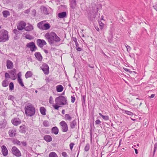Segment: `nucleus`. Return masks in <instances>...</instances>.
Returning <instances> with one entry per match:
<instances>
[{
    "instance_id": "obj_13",
    "label": "nucleus",
    "mask_w": 157,
    "mask_h": 157,
    "mask_svg": "<svg viewBox=\"0 0 157 157\" xmlns=\"http://www.w3.org/2000/svg\"><path fill=\"white\" fill-rule=\"evenodd\" d=\"M1 151L3 155L4 156H6L8 154V150L5 145H3L1 147Z\"/></svg>"
},
{
    "instance_id": "obj_22",
    "label": "nucleus",
    "mask_w": 157,
    "mask_h": 157,
    "mask_svg": "<svg viewBox=\"0 0 157 157\" xmlns=\"http://www.w3.org/2000/svg\"><path fill=\"white\" fill-rule=\"evenodd\" d=\"M59 130L58 128L56 127H53L52 129V132L55 135H57L58 133Z\"/></svg>"
},
{
    "instance_id": "obj_21",
    "label": "nucleus",
    "mask_w": 157,
    "mask_h": 157,
    "mask_svg": "<svg viewBox=\"0 0 157 157\" xmlns=\"http://www.w3.org/2000/svg\"><path fill=\"white\" fill-rule=\"evenodd\" d=\"M56 91L58 92H61L63 90V86L61 85H59L56 86Z\"/></svg>"
},
{
    "instance_id": "obj_24",
    "label": "nucleus",
    "mask_w": 157,
    "mask_h": 157,
    "mask_svg": "<svg viewBox=\"0 0 157 157\" xmlns=\"http://www.w3.org/2000/svg\"><path fill=\"white\" fill-rule=\"evenodd\" d=\"M16 70L15 69H13L10 72V74L13 75V76L11 77V79L13 80H15L16 79V78L14 76V74L16 73Z\"/></svg>"
},
{
    "instance_id": "obj_25",
    "label": "nucleus",
    "mask_w": 157,
    "mask_h": 157,
    "mask_svg": "<svg viewBox=\"0 0 157 157\" xmlns=\"http://www.w3.org/2000/svg\"><path fill=\"white\" fill-rule=\"evenodd\" d=\"M40 111L41 113L43 115H46V109L44 107H41L40 109Z\"/></svg>"
},
{
    "instance_id": "obj_48",
    "label": "nucleus",
    "mask_w": 157,
    "mask_h": 157,
    "mask_svg": "<svg viewBox=\"0 0 157 157\" xmlns=\"http://www.w3.org/2000/svg\"><path fill=\"white\" fill-rule=\"evenodd\" d=\"M101 121L99 120H97L95 121V124H100V123H101Z\"/></svg>"
},
{
    "instance_id": "obj_28",
    "label": "nucleus",
    "mask_w": 157,
    "mask_h": 157,
    "mask_svg": "<svg viewBox=\"0 0 157 157\" xmlns=\"http://www.w3.org/2000/svg\"><path fill=\"white\" fill-rule=\"evenodd\" d=\"M48 157H58V156L56 152L52 151L49 154Z\"/></svg>"
},
{
    "instance_id": "obj_6",
    "label": "nucleus",
    "mask_w": 157,
    "mask_h": 157,
    "mask_svg": "<svg viewBox=\"0 0 157 157\" xmlns=\"http://www.w3.org/2000/svg\"><path fill=\"white\" fill-rule=\"evenodd\" d=\"M62 131L66 132L68 131V127L66 123L64 121H62L59 123Z\"/></svg>"
},
{
    "instance_id": "obj_12",
    "label": "nucleus",
    "mask_w": 157,
    "mask_h": 157,
    "mask_svg": "<svg viewBox=\"0 0 157 157\" xmlns=\"http://www.w3.org/2000/svg\"><path fill=\"white\" fill-rule=\"evenodd\" d=\"M137 100L135 101H134L133 105V106H137L139 103V108H141L142 107V104H143V102L142 101H140V99H139L138 98H136Z\"/></svg>"
},
{
    "instance_id": "obj_45",
    "label": "nucleus",
    "mask_w": 157,
    "mask_h": 157,
    "mask_svg": "<svg viewBox=\"0 0 157 157\" xmlns=\"http://www.w3.org/2000/svg\"><path fill=\"white\" fill-rule=\"evenodd\" d=\"M5 76L6 78H10V75L9 73H5Z\"/></svg>"
},
{
    "instance_id": "obj_31",
    "label": "nucleus",
    "mask_w": 157,
    "mask_h": 157,
    "mask_svg": "<svg viewBox=\"0 0 157 157\" xmlns=\"http://www.w3.org/2000/svg\"><path fill=\"white\" fill-rule=\"evenodd\" d=\"M2 14L4 17H6L10 15L9 12L7 10L4 11L2 12Z\"/></svg>"
},
{
    "instance_id": "obj_27",
    "label": "nucleus",
    "mask_w": 157,
    "mask_h": 157,
    "mask_svg": "<svg viewBox=\"0 0 157 157\" xmlns=\"http://www.w3.org/2000/svg\"><path fill=\"white\" fill-rule=\"evenodd\" d=\"M33 75L31 71H28L25 74V77L27 78H30Z\"/></svg>"
},
{
    "instance_id": "obj_37",
    "label": "nucleus",
    "mask_w": 157,
    "mask_h": 157,
    "mask_svg": "<svg viewBox=\"0 0 157 157\" xmlns=\"http://www.w3.org/2000/svg\"><path fill=\"white\" fill-rule=\"evenodd\" d=\"M9 86L10 90H13L14 86V84L12 82L10 83Z\"/></svg>"
},
{
    "instance_id": "obj_44",
    "label": "nucleus",
    "mask_w": 157,
    "mask_h": 157,
    "mask_svg": "<svg viewBox=\"0 0 157 157\" xmlns=\"http://www.w3.org/2000/svg\"><path fill=\"white\" fill-rule=\"evenodd\" d=\"M71 102L72 103H74L75 100V97L71 96Z\"/></svg>"
},
{
    "instance_id": "obj_1",
    "label": "nucleus",
    "mask_w": 157,
    "mask_h": 157,
    "mask_svg": "<svg viewBox=\"0 0 157 157\" xmlns=\"http://www.w3.org/2000/svg\"><path fill=\"white\" fill-rule=\"evenodd\" d=\"M44 37L50 44H53L54 42H59L61 40L60 38L53 32L46 33Z\"/></svg>"
},
{
    "instance_id": "obj_30",
    "label": "nucleus",
    "mask_w": 157,
    "mask_h": 157,
    "mask_svg": "<svg viewBox=\"0 0 157 157\" xmlns=\"http://www.w3.org/2000/svg\"><path fill=\"white\" fill-rule=\"evenodd\" d=\"M45 22V21H42L39 23L37 24V26L38 28H39L40 29L42 30L43 25H44V22Z\"/></svg>"
},
{
    "instance_id": "obj_43",
    "label": "nucleus",
    "mask_w": 157,
    "mask_h": 157,
    "mask_svg": "<svg viewBox=\"0 0 157 157\" xmlns=\"http://www.w3.org/2000/svg\"><path fill=\"white\" fill-rule=\"evenodd\" d=\"M102 117L105 120H108L109 119V117L107 116H105L103 115L102 116Z\"/></svg>"
},
{
    "instance_id": "obj_20",
    "label": "nucleus",
    "mask_w": 157,
    "mask_h": 157,
    "mask_svg": "<svg viewBox=\"0 0 157 157\" xmlns=\"http://www.w3.org/2000/svg\"><path fill=\"white\" fill-rule=\"evenodd\" d=\"M20 131L22 133H25L26 131V127L25 125H22L20 127Z\"/></svg>"
},
{
    "instance_id": "obj_39",
    "label": "nucleus",
    "mask_w": 157,
    "mask_h": 157,
    "mask_svg": "<svg viewBox=\"0 0 157 157\" xmlns=\"http://www.w3.org/2000/svg\"><path fill=\"white\" fill-rule=\"evenodd\" d=\"M134 99V97L133 95H129L128 98V99L130 101H132Z\"/></svg>"
},
{
    "instance_id": "obj_40",
    "label": "nucleus",
    "mask_w": 157,
    "mask_h": 157,
    "mask_svg": "<svg viewBox=\"0 0 157 157\" xmlns=\"http://www.w3.org/2000/svg\"><path fill=\"white\" fill-rule=\"evenodd\" d=\"M43 123L44 126L46 127H47L48 126L49 123L48 121H44Z\"/></svg>"
},
{
    "instance_id": "obj_49",
    "label": "nucleus",
    "mask_w": 157,
    "mask_h": 157,
    "mask_svg": "<svg viewBox=\"0 0 157 157\" xmlns=\"http://www.w3.org/2000/svg\"><path fill=\"white\" fill-rule=\"evenodd\" d=\"M155 96V94H152L149 97V98H153Z\"/></svg>"
},
{
    "instance_id": "obj_53",
    "label": "nucleus",
    "mask_w": 157,
    "mask_h": 157,
    "mask_svg": "<svg viewBox=\"0 0 157 157\" xmlns=\"http://www.w3.org/2000/svg\"><path fill=\"white\" fill-rule=\"evenodd\" d=\"M75 3L74 6H71V8H72L73 9L75 7Z\"/></svg>"
},
{
    "instance_id": "obj_2",
    "label": "nucleus",
    "mask_w": 157,
    "mask_h": 157,
    "mask_svg": "<svg viewBox=\"0 0 157 157\" xmlns=\"http://www.w3.org/2000/svg\"><path fill=\"white\" fill-rule=\"evenodd\" d=\"M55 104L53 107L55 109L58 110L60 107V105H65L67 103L66 98L63 96H59L56 97L55 99Z\"/></svg>"
},
{
    "instance_id": "obj_34",
    "label": "nucleus",
    "mask_w": 157,
    "mask_h": 157,
    "mask_svg": "<svg viewBox=\"0 0 157 157\" xmlns=\"http://www.w3.org/2000/svg\"><path fill=\"white\" fill-rule=\"evenodd\" d=\"M65 118L66 120L71 121L72 119L71 117L68 114H66L65 115Z\"/></svg>"
},
{
    "instance_id": "obj_58",
    "label": "nucleus",
    "mask_w": 157,
    "mask_h": 157,
    "mask_svg": "<svg viewBox=\"0 0 157 157\" xmlns=\"http://www.w3.org/2000/svg\"><path fill=\"white\" fill-rule=\"evenodd\" d=\"M64 110H63L62 111V113H64Z\"/></svg>"
},
{
    "instance_id": "obj_3",
    "label": "nucleus",
    "mask_w": 157,
    "mask_h": 157,
    "mask_svg": "<svg viewBox=\"0 0 157 157\" xmlns=\"http://www.w3.org/2000/svg\"><path fill=\"white\" fill-rule=\"evenodd\" d=\"M9 38L8 32L5 30L0 31V42H4L8 41Z\"/></svg>"
},
{
    "instance_id": "obj_52",
    "label": "nucleus",
    "mask_w": 157,
    "mask_h": 157,
    "mask_svg": "<svg viewBox=\"0 0 157 157\" xmlns=\"http://www.w3.org/2000/svg\"><path fill=\"white\" fill-rule=\"evenodd\" d=\"M135 153L136 154H137L138 153L137 150L136 149H135Z\"/></svg>"
},
{
    "instance_id": "obj_50",
    "label": "nucleus",
    "mask_w": 157,
    "mask_h": 157,
    "mask_svg": "<svg viewBox=\"0 0 157 157\" xmlns=\"http://www.w3.org/2000/svg\"><path fill=\"white\" fill-rule=\"evenodd\" d=\"M95 28L97 31H99V29L98 27H95Z\"/></svg>"
},
{
    "instance_id": "obj_29",
    "label": "nucleus",
    "mask_w": 157,
    "mask_h": 157,
    "mask_svg": "<svg viewBox=\"0 0 157 157\" xmlns=\"http://www.w3.org/2000/svg\"><path fill=\"white\" fill-rule=\"evenodd\" d=\"M123 113H125L131 116H133V113L128 110H123Z\"/></svg>"
},
{
    "instance_id": "obj_60",
    "label": "nucleus",
    "mask_w": 157,
    "mask_h": 157,
    "mask_svg": "<svg viewBox=\"0 0 157 157\" xmlns=\"http://www.w3.org/2000/svg\"><path fill=\"white\" fill-rule=\"evenodd\" d=\"M35 92H36V93H37V91L36 90V91H35Z\"/></svg>"
},
{
    "instance_id": "obj_47",
    "label": "nucleus",
    "mask_w": 157,
    "mask_h": 157,
    "mask_svg": "<svg viewBox=\"0 0 157 157\" xmlns=\"http://www.w3.org/2000/svg\"><path fill=\"white\" fill-rule=\"evenodd\" d=\"M76 49L78 51H80L81 50V48L79 47H78L76 45Z\"/></svg>"
},
{
    "instance_id": "obj_14",
    "label": "nucleus",
    "mask_w": 157,
    "mask_h": 157,
    "mask_svg": "<svg viewBox=\"0 0 157 157\" xmlns=\"http://www.w3.org/2000/svg\"><path fill=\"white\" fill-rule=\"evenodd\" d=\"M25 26V23L24 21L20 22L17 26V29L19 30H22Z\"/></svg>"
},
{
    "instance_id": "obj_4",
    "label": "nucleus",
    "mask_w": 157,
    "mask_h": 157,
    "mask_svg": "<svg viewBox=\"0 0 157 157\" xmlns=\"http://www.w3.org/2000/svg\"><path fill=\"white\" fill-rule=\"evenodd\" d=\"M26 114L29 116H32L35 113V109L32 105H29L25 107Z\"/></svg>"
},
{
    "instance_id": "obj_57",
    "label": "nucleus",
    "mask_w": 157,
    "mask_h": 157,
    "mask_svg": "<svg viewBox=\"0 0 157 157\" xmlns=\"http://www.w3.org/2000/svg\"><path fill=\"white\" fill-rule=\"evenodd\" d=\"M124 70L126 71H128V69H127V68H125V69H124Z\"/></svg>"
},
{
    "instance_id": "obj_59",
    "label": "nucleus",
    "mask_w": 157,
    "mask_h": 157,
    "mask_svg": "<svg viewBox=\"0 0 157 157\" xmlns=\"http://www.w3.org/2000/svg\"><path fill=\"white\" fill-rule=\"evenodd\" d=\"M15 30H16H16H16H16H14V33L15 32Z\"/></svg>"
},
{
    "instance_id": "obj_17",
    "label": "nucleus",
    "mask_w": 157,
    "mask_h": 157,
    "mask_svg": "<svg viewBox=\"0 0 157 157\" xmlns=\"http://www.w3.org/2000/svg\"><path fill=\"white\" fill-rule=\"evenodd\" d=\"M25 29L26 31H29L33 30V28L32 25L28 24L27 25V26L25 27Z\"/></svg>"
},
{
    "instance_id": "obj_42",
    "label": "nucleus",
    "mask_w": 157,
    "mask_h": 157,
    "mask_svg": "<svg viewBox=\"0 0 157 157\" xmlns=\"http://www.w3.org/2000/svg\"><path fill=\"white\" fill-rule=\"evenodd\" d=\"M75 144L73 143H71L70 144V149L71 150V151H72V149L73 148V147H74V145Z\"/></svg>"
},
{
    "instance_id": "obj_36",
    "label": "nucleus",
    "mask_w": 157,
    "mask_h": 157,
    "mask_svg": "<svg viewBox=\"0 0 157 157\" xmlns=\"http://www.w3.org/2000/svg\"><path fill=\"white\" fill-rule=\"evenodd\" d=\"M25 37L26 39L29 40H32L34 38V37L33 36L29 34H26L25 36Z\"/></svg>"
},
{
    "instance_id": "obj_41",
    "label": "nucleus",
    "mask_w": 157,
    "mask_h": 157,
    "mask_svg": "<svg viewBox=\"0 0 157 157\" xmlns=\"http://www.w3.org/2000/svg\"><path fill=\"white\" fill-rule=\"evenodd\" d=\"M62 156H63L64 157H68V155L67 154V153L65 152H63L62 153Z\"/></svg>"
},
{
    "instance_id": "obj_54",
    "label": "nucleus",
    "mask_w": 157,
    "mask_h": 157,
    "mask_svg": "<svg viewBox=\"0 0 157 157\" xmlns=\"http://www.w3.org/2000/svg\"><path fill=\"white\" fill-rule=\"evenodd\" d=\"M156 149H157V148H156V147H154V153H155Z\"/></svg>"
},
{
    "instance_id": "obj_15",
    "label": "nucleus",
    "mask_w": 157,
    "mask_h": 157,
    "mask_svg": "<svg viewBox=\"0 0 157 157\" xmlns=\"http://www.w3.org/2000/svg\"><path fill=\"white\" fill-rule=\"evenodd\" d=\"M6 67L8 69H12L13 67V63L10 60H7L6 61Z\"/></svg>"
},
{
    "instance_id": "obj_56",
    "label": "nucleus",
    "mask_w": 157,
    "mask_h": 157,
    "mask_svg": "<svg viewBox=\"0 0 157 157\" xmlns=\"http://www.w3.org/2000/svg\"><path fill=\"white\" fill-rule=\"evenodd\" d=\"M99 115L102 117V116H103L101 113H99Z\"/></svg>"
},
{
    "instance_id": "obj_5",
    "label": "nucleus",
    "mask_w": 157,
    "mask_h": 157,
    "mask_svg": "<svg viewBox=\"0 0 157 157\" xmlns=\"http://www.w3.org/2000/svg\"><path fill=\"white\" fill-rule=\"evenodd\" d=\"M11 151L12 154L17 157H19L21 155L20 150L15 146H13L12 147Z\"/></svg>"
},
{
    "instance_id": "obj_35",
    "label": "nucleus",
    "mask_w": 157,
    "mask_h": 157,
    "mask_svg": "<svg viewBox=\"0 0 157 157\" xmlns=\"http://www.w3.org/2000/svg\"><path fill=\"white\" fill-rule=\"evenodd\" d=\"M76 125V122L74 121L72 122L70 124V126L71 128H73Z\"/></svg>"
},
{
    "instance_id": "obj_55",
    "label": "nucleus",
    "mask_w": 157,
    "mask_h": 157,
    "mask_svg": "<svg viewBox=\"0 0 157 157\" xmlns=\"http://www.w3.org/2000/svg\"><path fill=\"white\" fill-rule=\"evenodd\" d=\"M103 18H104L103 16H101V20H103Z\"/></svg>"
},
{
    "instance_id": "obj_38",
    "label": "nucleus",
    "mask_w": 157,
    "mask_h": 157,
    "mask_svg": "<svg viewBox=\"0 0 157 157\" xmlns=\"http://www.w3.org/2000/svg\"><path fill=\"white\" fill-rule=\"evenodd\" d=\"M99 26L100 28L101 29H103L104 26V24L102 22L100 21L99 22Z\"/></svg>"
},
{
    "instance_id": "obj_32",
    "label": "nucleus",
    "mask_w": 157,
    "mask_h": 157,
    "mask_svg": "<svg viewBox=\"0 0 157 157\" xmlns=\"http://www.w3.org/2000/svg\"><path fill=\"white\" fill-rule=\"evenodd\" d=\"M2 86L4 87H6L8 86V82L7 80H5L3 81L2 82Z\"/></svg>"
},
{
    "instance_id": "obj_51",
    "label": "nucleus",
    "mask_w": 157,
    "mask_h": 157,
    "mask_svg": "<svg viewBox=\"0 0 157 157\" xmlns=\"http://www.w3.org/2000/svg\"><path fill=\"white\" fill-rule=\"evenodd\" d=\"M17 144H18L19 145H20V142L18 141V140H17Z\"/></svg>"
},
{
    "instance_id": "obj_7",
    "label": "nucleus",
    "mask_w": 157,
    "mask_h": 157,
    "mask_svg": "<svg viewBox=\"0 0 157 157\" xmlns=\"http://www.w3.org/2000/svg\"><path fill=\"white\" fill-rule=\"evenodd\" d=\"M26 46L27 48H30V51L32 52L35 51L37 48L35 43L33 42L28 43L26 45Z\"/></svg>"
},
{
    "instance_id": "obj_16",
    "label": "nucleus",
    "mask_w": 157,
    "mask_h": 157,
    "mask_svg": "<svg viewBox=\"0 0 157 157\" xmlns=\"http://www.w3.org/2000/svg\"><path fill=\"white\" fill-rule=\"evenodd\" d=\"M35 56L38 60L39 61H42L43 58L42 57L40 52H36L35 54Z\"/></svg>"
},
{
    "instance_id": "obj_8",
    "label": "nucleus",
    "mask_w": 157,
    "mask_h": 157,
    "mask_svg": "<svg viewBox=\"0 0 157 157\" xmlns=\"http://www.w3.org/2000/svg\"><path fill=\"white\" fill-rule=\"evenodd\" d=\"M41 69L45 74L48 75V74L49 68L47 64H43Z\"/></svg>"
},
{
    "instance_id": "obj_33",
    "label": "nucleus",
    "mask_w": 157,
    "mask_h": 157,
    "mask_svg": "<svg viewBox=\"0 0 157 157\" xmlns=\"http://www.w3.org/2000/svg\"><path fill=\"white\" fill-rule=\"evenodd\" d=\"M49 103L50 104L52 105V106L53 107V105H55V104L54 103L53 98L52 96H51L49 99Z\"/></svg>"
},
{
    "instance_id": "obj_19",
    "label": "nucleus",
    "mask_w": 157,
    "mask_h": 157,
    "mask_svg": "<svg viewBox=\"0 0 157 157\" xmlns=\"http://www.w3.org/2000/svg\"><path fill=\"white\" fill-rule=\"evenodd\" d=\"M44 139L47 142H50L52 140V138L49 135H45L44 137Z\"/></svg>"
},
{
    "instance_id": "obj_46",
    "label": "nucleus",
    "mask_w": 157,
    "mask_h": 157,
    "mask_svg": "<svg viewBox=\"0 0 157 157\" xmlns=\"http://www.w3.org/2000/svg\"><path fill=\"white\" fill-rule=\"evenodd\" d=\"M89 149V145H86L85 148V150L86 151H88Z\"/></svg>"
},
{
    "instance_id": "obj_10",
    "label": "nucleus",
    "mask_w": 157,
    "mask_h": 157,
    "mask_svg": "<svg viewBox=\"0 0 157 157\" xmlns=\"http://www.w3.org/2000/svg\"><path fill=\"white\" fill-rule=\"evenodd\" d=\"M37 43L38 45L40 47H42L47 44L46 42L44 40L40 39L37 40Z\"/></svg>"
},
{
    "instance_id": "obj_18",
    "label": "nucleus",
    "mask_w": 157,
    "mask_h": 157,
    "mask_svg": "<svg viewBox=\"0 0 157 157\" xmlns=\"http://www.w3.org/2000/svg\"><path fill=\"white\" fill-rule=\"evenodd\" d=\"M16 131L14 129H11L9 131V134L10 137H13L16 134Z\"/></svg>"
},
{
    "instance_id": "obj_23",
    "label": "nucleus",
    "mask_w": 157,
    "mask_h": 157,
    "mask_svg": "<svg viewBox=\"0 0 157 157\" xmlns=\"http://www.w3.org/2000/svg\"><path fill=\"white\" fill-rule=\"evenodd\" d=\"M50 25L48 23H45L43 25V27L42 30H47L49 29L50 28Z\"/></svg>"
},
{
    "instance_id": "obj_11",
    "label": "nucleus",
    "mask_w": 157,
    "mask_h": 157,
    "mask_svg": "<svg viewBox=\"0 0 157 157\" xmlns=\"http://www.w3.org/2000/svg\"><path fill=\"white\" fill-rule=\"evenodd\" d=\"M17 81L19 84L22 87L24 86V83L22 81V79L21 77V72H19L17 74Z\"/></svg>"
},
{
    "instance_id": "obj_9",
    "label": "nucleus",
    "mask_w": 157,
    "mask_h": 157,
    "mask_svg": "<svg viewBox=\"0 0 157 157\" xmlns=\"http://www.w3.org/2000/svg\"><path fill=\"white\" fill-rule=\"evenodd\" d=\"M11 122L13 125L17 126L21 123V121L19 118H16L13 119Z\"/></svg>"
},
{
    "instance_id": "obj_26",
    "label": "nucleus",
    "mask_w": 157,
    "mask_h": 157,
    "mask_svg": "<svg viewBox=\"0 0 157 157\" xmlns=\"http://www.w3.org/2000/svg\"><path fill=\"white\" fill-rule=\"evenodd\" d=\"M58 16L60 18H63L66 16V12L60 13L58 14Z\"/></svg>"
}]
</instances>
